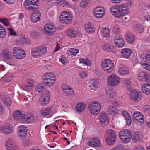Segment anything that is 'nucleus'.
I'll return each mask as SVG.
<instances>
[{
	"label": "nucleus",
	"mask_w": 150,
	"mask_h": 150,
	"mask_svg": "<svg viewBox=\"0 0 150 150\" xmlns=\"http://www.w3.org/2000/svg\"><path fill=\"white\" fill-rule=\"evenodd\" d=\"M110 11L111 13L115 17L117 18H121L129 12V9L126 5L124 3L112 7Z\"/></svg>",
	"instance_id": "1"
},
{
	"label": "nucleus",
	"mask_w": 150,
	"mask_h": 150,
	"mask_svg": "<svg viewBox=\"0 0 150 150\" xmlns=\"http://www.w3.org/2000/svg\"><path fill=\"white\" fill-rule=\"evenodd\" d=\"M105 142L109 145H112L115 143L116 135L112 130L109 129L106 132L105 135Z\"/></svg>",
	"instance_id": "2"
},
{
	"label": "nucleus",
	"mask_w": 150,
	"mask_h": 150,
	"mask_svg": "<svg viewBox=\"0 0 150 150\" xmlns=\"http://www.w3.org/2000/svg\"><path fill=\"white\" fill-rule=\"evenodd\" d=\"M39 3L38 0H26L24 2V6L28 10L35 11L37 9L36 7Z\"/></svg>",
	"instance_id": "3"
},
{
	"label": "nucleus",
	"mask_w": 150,
	"mask_h": 150,
	"mask_svg": "<svg viewBox=\"0 0 150 150\" xmlns=\"http://www.w3.org/2000/svg\"><path fill=\"white\" fill-rule=\"evenodd\" d=\"M119 137L122 142L126 143L129 142L131 138V133L130 131L126 129L121 131L119 133Z\"/></svg>",
	"instance_id": "4"
},
{
	"label": "nucleus",
	"mask_w": 150,
	"mask_h": 150,
	"mask_svg": "<svg viewBox=\"0 0 150 150\" xmlns=\"http://www.w3.org/2000/svg\"><path fill=\"white\" fill-rule=\"evenodd\" d=\"M88 108L91 114L93 115H96L100 111L101 106L97 102L92 101L89 104Z\"/></svg>",
	"instance_id": "5"
},
{
	"label": "nucleus",
	"mask_w": 150,
	"mask_h": 150,
	"mask_svg": "<svg viewBox=\"0 0 150 150\" xmlns=\"http://www.w3.org/2000/svg\"><path fill=\"white\" fill-rule=\"evenodd\" d=\"M54 76L51 73L46 74L43 77V81L47 86H52L55 82Z\"/></svg>",
	"instance_id": "6"
},
{
	"label": "nucleus",
	"mask_w": 150,
	"mask_h": 150,
	"mask_svg": "<svg viewBox=\"0 0 150 150\" xmlns=\"http://www.w3.org/2000/svg\"><path fill=\"white\" fill-rule=\"evenodd\" d=\"M13 56L17 59H21L25 57V51L20 47H15L12 50Z\"/></svg>",
	"instance_id": "7"
},
{
	"label": "nucleus",
	"mask_w": 150,
	"mask_h": 150,
	"mask_svg": "<svg viewBox=\"0 0 150 150\" xmlns=\"http://www.w3.org/2000/svg\"><path fill=\"white\" fill-rule=\"evenodd\" d=\"M47 52V49L44 47H40L35 48L31 50L32 55L35 57H37L45 54Z\"/></svg>",
	"instance_id": "8"
},
{
	"label": "nucleus",
	"mask_w": 150,
	"mask_h": 150,
	"mask_svg": "<svg viewBox=\"0 0 150 150\" xmlns=\"http://www.w3.org/2000/svg\"><path fill=\"white\" fill-rule=\"evenodd\" d=\"M102 67L105 71L108 73H110L113 70L114 65L111 61L107 59L103 62Z\"/></svg>",
	"instance_id": "9"
},
{
	"label": "nucleus",
	"mask_w": 150,
	"mask_h": 150,
	"mask_svg": "<svg viewBox=\"0 0 150 150\" xmlns=\"http://www.w3.org/2000/svg\"><path fill=\"white\" fill-rule=\"evenodd\" d=\"M72 19V15L66 11L62 12L59 17V20L61 23L66 24L70 23Z\"/></svg>",
	"instance_id": "10"
},
{
	"label": "nucleus",
	"mask_w": 150,
	"mask_h": 150,
	"mask_svg": "<svg viewBox=\"0 0 150 150\" xmlns=\"http://www.w3.org/2000/svg\"><path fill=\"white\" fill-rule=\"evenodd\" d=\"M108 83L112 86L117 85L120 82V78L118 76L114 74L111 75L108 78Z\"/></svg>",
	"instance_id": "11"
},
{
	"label": "nucleus",
	"mask_w": 150,
	"mask_h": 150,
	"mask_svg": "<svg viewBox=\"0 0 150 150\" xmlns=\"http://www.w3.org/2000/svg\"><path fill=\"white\" fill-rule=\"evenodd\" d=\"M44 29L45 33L50 35H54L56 30L55 27L50 23L45 25L44 27Z\"/></svg>",
	"instance_id": "12"
},
{
	"label": "nucleus",
	"mask_w": 150,
	"mask_h": 150,
	"mask_svg": "<svg viewBox=\"0 0 150 150\" xmlns=\"http://www.w3.org/2000/svg\"><path fill=\"white\" fill-rule=\"evenodd\" d=\"M50 97L49 92L46 90L41 95L40 99L41 104V105L45 106L49 103Z\"/></svg>",
	"instance_id": "13"
},
{
	"label": "nucleus",
	"mask_w": 150,
	"mask_h": 150,
	"mask_svg": "<svg viewBox=\"0 0 150 150\" xmlns=\"http://www.w3.org/2000/svg\"><path fill=\"white\" fill-rule=\"evenodd\" d=\"M33 119V115L23 113L20 120L23 123H28L32 121Z\"/></svg>",
	"instance_id": "14"
},
{
	"label": "nucleus",
	"mask_w": 150,
	"mask_h": 150,
	"mask_svg": "<svg viewBox=\"0 0 150 150\" xmlns=\"http://www.w3.org/2000/svg\"><path fill=\"white\" fill-rule=\"evenodd\" d=\"M142 95L140 92L139 93L136 91H132L129 93V98L134 101H139L141 99Z\"/></svg>",
	"instance_id": "15"
},
{
	"label": "nucleus",
	"mask_w": 150,
	"mask_h": 150,
	"mask_svg": "<svg viewBox=\"0 0 150 150\" xmlns=\"http://www.w3.org/2000/svg\"><path fill=\"white\" fill-rule=\"evenodd\" d=\"M105 9L103 7H98L96 8L94 10V14L98 18L103 17L105 14Z\"/></svg>",
	"instance_id": "16"
},
{
	"label": "nucleus",
	"mask_w": 150,
	"mask_h": 150,
	"mask_svg": "<svg viewBox=\"0 0 150 150\" xmlns=\"http://www.w3.org/2000/svg\"><path fill=\"white\" fill-rule=\"evenodd\" d=\"M24 126H20L18 128V136L22 139H24L26 136L27 129Z\"/></svg>",
	"instance_id": "17"
},
{
	"label": "nucleus",
	"mask_w": 150,
	"mask_h": 150,
	"mask_svg": "<svg viewBox=\"0 0 150 150\" xmlns=\"http://www.w3.org/2000/svg\"><path fill=\"white\" fill-rule=\"evenodd\" d=\"M99 119L101 124L107 125L108 124L109 120L105 113L102 112L99 114Z\"/></svg>",
	"instance_id": "18"
},
{
	"label": "nucleus",
	"mask_w": 150,
	"mask_h": 150,
	"mask_svg": "<svg viewBox=\"0 0 150 150\" xmlns=\"http://www.w3.org/2000/svg\"><path fill=\"white\" fill-rule=\"evenodd\" d=\"M132 51L128 48H125L122 49L120 52L121 55L124 58H128L131 55Z\"/></svg>",
	"instance_id": "19"
},
{
	"label": "nucleus",
	"mask_w": 150,
	"mask_h": 150,
	"mask_svg": "<svg viewBox=\"0 0 150 150\" xmlns=\"http://www.w3.org/2000/svg\"><path fill=\"white\" fill-rule=\"evenodd\" d=\"M2 56L4 59L10 60L12 59V56L11 52L8 49H5L2 52Z\"/></svg>",
	"instance_id": "20"
},
{
	"label": "nucleus",
	"mask_w": 150,
	"mask_h": 150,
	"mask_svg": "<svg viewBox=\"0 0 150 150\" xmlns=\"http://www.w3.org/2000/svg\"><path fill=\"white\" fill-rule=\"evenodd\" d=\"M40 16L41 14L39 11L34 12L31 16V21L34 23L40 21Z\"/></svg>",
	"instance_id": "21"
},
{
	"label": "nucleus",
	"mask_w": 150,
	"mask_h": 150,
	"mask_svg": "<svg viewBox=\"0 0 150 150\" xmlns=\"http://www.w3.org/2000/svg\"><path fill=\"white\" fill-rule=\"evenodd\" d=\"M88 145L96 147H99L101 144L100 141L97 138L90 140L87 143Z\"/></svg>",
	"instance_id": "22"
},
{
	"label": "nucleus",
	"mask_w": 150,
	"mask_h": 150,
	"mask_svg": "<svg viewBox=\"0 0 150 150\" xmlns=\"http://www.w3.org/2000/svg\"><path fill=\"white\" fill-rule=\"evenodd\" d=\"M3 133L5 134H8L12 132L13 131V128L11 125H8L3 126L1 130Z\"/></svg>",
	"instance_id": "23"
},
{
	"label": "nucleus",
	"mask_w": 150,
	"mask_h": 150,
	"mask_svg": "<svg viewBox=\"0 0 150 150\" xmlns=\"http://www.w3.org/2000/svg\"><path fill=\"white\" fill-rule=\"evenodd\" d=\"M134 35L130 32H127L126 34L125 39L129 43L132 44L135 41Z\"/></svg>",
	"instance_id": "24"
},
{
	"label": "nucleus",
	"mask_w": 150,
	"mask_h": 150,
	"mask_svg": "<svg viewBox=\"0 0 150 150\" xmlns=\"http://www.w3.org/2000/svg\"><path fill=\"white\" fill-rule=\"evenodd\" d=\"M129 72V69L126 66L121 65L120 66L118 70V73L121 75L127 74Z\"/></svg>",
	"instance_id": "25"
},
{
	"label": "nucleus",
	"mask_w": 150,
	"mask_h": 150,
	"mask_svg": "<svg viewBox=\"0 0 150 150\" xmlns=\"http://www.w3.org/2000/svg\"><path fill=\"white\" fill-rule=\"evenodd\" d=\"M33 80L32 79H29L27 84L22 86L21 88L25 90H29L31 89L33 86Z\"/></svg>",
	"instance_id": "26"
},
{
	"label": "nucleus",
	"mask_w": 150,
	"mask_h": 150,
	"mask_svg": "<svg viewBox=\"0 0 150 150\" xmlns=\"http://www.w3.org/2000/svg\"><path fill=\"white\" fill-rule=\"evenodd\" d=\"M107 113L109 115H116L118 112V110L115 107L109 106L106 110Z\"/></svg>",
	"instance_id": "27"
},
{
	"label": "nucleus",
	"mask_w": 150,
	"mask_h": 150,
	"mask_svg": "<svg viewBox=\"0 0 150 150\" xmlns=\"http://www.w3.org/2000/svg\"><path fill=\"white\" fill-rule=\"evenodd\" d=\"M63 92L67 95L72 96L74 95V92L72 89L67 86H64L62 87Z\"/></svg>",
	"instance_id": "28"
},
{
	"label": "nucleus",
	"mask_w": 150,
	"mask_h": 150,
	"mask_svg": "<svg viewBox=\"0 0 150 150\" xmlns=\"http://www.w3.org/2000/svg\"><path fill=\"white\" fill-rule=\"evenodd\" d=\"M141 89L146 94H150V84L146 83L142 85L141 86Z\"/></svg>",
	"instance_id": "29"
},
{
	"label": "nucleus",
	"mask_w": 150,
	"mask_h": 150,
	"mask_svg": "<svg viewBox=\"0 0 150 150\" xmlns=\"http://www.w3.org/2000/svg\"><path fill=\"white\" fill-rule=\"evenodd\" d=\"M85 30L87 32L91 33L95 31V28L94 27L93 24L90 22L85 25Z\"/></svg>",
	"instance_id": "30"
},
{
	"label": "nucleus",
	"mask_w": 150,
	"mask_h": 150,
	"mask_svg": "<svg viewBox=\"0 0 150 150\" xmlns=\"http://www.w3.org/2000/svg\"><path fill=\"white\" fill-rule=\"evenodd\" d=\"M90 86L91 89L95 91L99 87V83L96 79H92L89 82Z\"/></svg>",
	"instance_id": "31"
},
{
	"label": "nucleus",
	"mask_w": 150,
	"mask_h": 150,
	"mask_svg": "<svg viewBox=\"0 0 150 150\" xmlns=\"http://www.w3.org/2000/svg\"><path fill=\"white\" fill-rule=\"evenodd\" d=\"M122 116L126 120V124L128 126H129L131 122V119L129 114L125 111H122Z\"/></svg>",
	"instance_id": "32"
},
{
	"label": "nucleus",
	"mask_w": 150,
	"mask_h": 150,
	"mask_svg": "<svg viewBox=\"0 0 150 150\" xmlns=\"http://www.w3.org/2000/svg\"><path fill=\"white\" fill-rule=\"evenodd\" d=\"M142 135L139 132H135L133 136L132 141L134 142H137L141 141Z\"/></svg>",
	"instance_id": "33"
},
{
	"label": "nucleus",
	"mask_w": 150,
	"mask_h": 150,
	"mask_svg": "<svg viewBox=\"0 0 150 150\" xmlns=\"http://www.w3.org/2000/svg\"><path fill=\"white\" fill-rule=\"evenodd\" d=\"M13 142L9 140L6 143V146L8 150H17V149L14 146Z\"/></svg>",
	"instance_id": "34"
},
{
	"label": "nucleus",
	"mask_w": 150,
	"mask_h": 150,
	"mask_svg": "<svg viewBox=\"0 0 150 150\" xmlns=\"http://www.w3.org/2000/svg\"><path fill=\"white\" fill-rule=\"evenodd\" d=\"M86 106L83 103H79L76 105V108L79 113L83 112L85 110Z\"/></svg>",
	"instance_id": "35"
},
{
	"label": "nucleus",
	"mask_w": 150,
	"mask_h": 150,
	"mask_svg": "<svg viewBox=\"0 0 150 150\" xmlns=\"http://www.w3.org/2000/svg\"><path fill=\"white\" fill-rule=\"evenodd\" d=\"M148 78V74L146 73L140 72L138 75V79L140 81H146Z\"/></svg>",
	"instance_id": "36"
},
{
	"label": "nucleus",
	"mask_w": 150,
	"mask_h": 150,
	"mask_svg": "<svg viewBox=\"0 0 150 150\" xmlns=\"http://www.w3.org/2000/svg\"><path fill=\"white\" fill-rule=\"evenodd\" d=\"M23 114L21 111L16 110L13 112V117L15 120H20Z\"/></svg>",
	"instance_id": "37"
},
{
	"label": "nucleus",
	"mask_w": 150,
	"mask_h": 150,
	"mask_svg": "<svg viewBox=\"0 0 150 150\" xmlns=\"http://www.w3.org/2000/svg\"><path fill=\"white\" fill-rule=\"evenodd\" d=\"M103 49L108 52H114L115 51V48L113 46H110L108 44L104 45L102 46Z\"/></svg>",
	"instance_id": "38"
},
{
	"label": "nucleus",
	"mask_w": 150,
	"mask_h": 150,
	"mask_svg": "<svg viewBox=\"0 0 150 150\" xmlns=\"http://www.w3.org/2000/svg\"><path fill=\"white\" fill-rule=\"evenodd\" d=\"M79 61L80 63L83 64V65L88 66H90L92 64L91 61L88 58H81L79 59Z\"/></svg>",
	"instance_id": "39"
},
{
	"label": "nucleus",
	"mask_w": 150,
	"mask_h": 150,
	"mask_svg": "<svg viewBox=\"0 0 150 150\" xmlns=\"http://www.w3.org/2000/svg\"><path fill=\"white\" fill-rule=\"evenodd\" d=\"M77 33L74 30L69 29L67 31V35L69 37L73 38L77 36Z\"/></svg>",
	"instance_id": "40"
},
{
	"label": "nucleus",
	"mask_w": 150,
	"mask_h": 150,
	"mask_svg": "<svg viewBox=\"0 0 150 150\" xmlns=\"http://www.w3.org/2000/svg\"><path fill=\"white\" fill-rule=\"evenodd\" d=\"M1 98L4 103L7 106H10L12 103L10 98H8L6 96H1Z\"/></svg>",
	"instance_id": "41"
},
{
	"label": "nucleus",
	"mask_w": 150,
	"mask_h": 150,
	"mask_svg": "<svg viewBox=\"0 0 150 150\" xmlns=\"http://www.w3.org/2000/svg\"><path fill=\"white\" fill-rule=\"evenodd\" d=\"M79 52V51L77 49H74L72 48L67 50V53L69 56H76Z\"/></svg>",
	"instance_id": "42"
},
{
	"label": "nucleus",
	"mask_w": 150,
	"mask_h": 150,
	"mask_svg": "<svg viewBox=\"0 0 150 150\" xmlns=\"http://www.w3.org/2000/svg\"><path fill=\"white\" fill-rule=\"evenodd\" d=\"M101 33L103 36L105 37L108 38L110 35V30L108 28L105 27L102 29Z\"/></svg>",
	"instance_id": "43"
},
{
	"label": "nucleus",
	"mask_w": 150,
	"mask_h": 150,
	"mask_svg": "<svg viewBox=\"0 0 150 150\" xmlns=\"http://www.w3.org/2000/svg\"><path fill=\"white\" fill-rule=\"evenodd\" d=\"M51 112V109L50 108H46L45 109L41 110L40 113L43 116H45L49 115Z\"/></svg>",
	"instance_id": "44"
},
{
	"label": "nucleus",
	"mask_w": 150,
	"mask_h": 150,
	"mask_svg": "<svg viewBox=\"0 0 150 150\" xmlns=\"http://www.w3.org/2000/svg\"><path fill=\"white\" fill-rule=\"evenodd\" d=\"M115 46L118 48H122L125 45V42L123 39H121L120 40L114 42Z\"/></svg>",
	"instance_id": "45"
},
{
	"label": "nucleus",
	"mask_w": 150,
	"mask_h": 150,
	"mask_svg": "<svg viewBox=\"0 0 150 150\" xmlns=\"http://www.w3.org/2000/svg\"><path fill=\"white\" fill-rule=\"evenodd\" d=\"M134 29L135 31L137 33H140L144 30V28L140 24L135 25L134 26Z\"/></svg>",
	"instance_id": "46"
},
{
	"label": "nucleus",
	"mask_w": 150,
	"mask_h": 150,
	"mask_svg": "<svg viewBox=\"0 0 150 150\" xmlns=\"http://www.w3.org/2000/svg\"><path fill=\"white\" fill-rule=\"evenodd\" d=\"M6 31L3 26L0 24V38L5 37L6 36Z\"/></svg>",
	"instance_id": "47"
},
{
	"label": "nucleus",
	"mask_w": 150,
	"mask_h": 150,
	"mask_svg": "<svg viewBox=\"0 0 150 150\" xmlns=\"http://www.w3.org/2000/svg\"><path fill=\"white\" fill-rule=\"evenodd\" d=\"M106 93L108 97L109 98H113L115 95L114 91L111 89H109L106 91Z\"/></svg>",
	"instance_id": "48"
},
{
	"label": "nucleus",
	"mask_w": 150,
	"mask_h": 150,
	"mask_svg": "<svg viewBox=\"0 0 150 150\" xmlns=\"http://www.w3.org/2000/svg\"><path fill=\"white\" fill-rule=\"evenodd\" d=\"M44 88L43 86L41 84H38L36 87L35 90L39 93L42 92L44 90Z\"/></svg>",
	"instance_id": "49"
},
{
	"label": "nucleus",
	"mask_w": 150,
	"mask_h": 150,
	"mask_svg": "<svg viewBox=\"0 0 150 150\" xmlns=\"http://www.w3.org/2000/svg\"><path fill=\"white\" fill-rule=\"evenodd\" d=\"M0 22L6 26H8L9 25V20L6 18H0Z\"/></svg>",
	"instance_id": "50"
},
{
	"label": "nucleus",
	"mask_w": 150,
	"mask_h": 150,
	"mask_svg": "<svg viewBox=\"0 0 150 150\" xmlns=\"http://www.w3.org/2000/svg\"><path fill=\"white\" fill-rule=\"evenodd\" d=\"M134 120H136V122H140L141 125H142V123L144 122L143 115L142 114H141V115H140L138 116L137 118H136L134 119Z\"/></svg>",
	"instance_id": "51"
},
{
	"label": "nucleus",
	"mask_w": 150,
	"mask_h": 150,
	"mask_svg": "<svg viewBox=\"0 0 150 150\" xmlns=\"http://www.w3.org/2000/svg\"><path fill=\"white\" fill-rule=\"evenodd\" d=\"M30 35L32 38L35 39L37 38L39 36V35L36 31H31Z\"/></svg>",
	"instance_id": "52"
},
{
	"label": "nucleus",
	"mask_w": 150,
	"mask_h": 150,
	"mask_svg": "<svg viewBox=\"0 0 150 150\" xmlns=\"http://www.w3.org/2000/svg\"><path fill=\"white\" fill-rule=\"evenodd\" d=\"M59 60L64 65H65L68 62L67 59L64 56L62 55L61 56V58H59Z\"/></svg>",
	"instance_id": "53"
},
{
	"label": "nucleus",
	"mask_w": 150,
	"mask_h": 150,
	"mask_svg": "<svg viewBox=\"0 0 150 150\" xmlns=\"http://www.w3.org/2000/svg\"><path fill=\"white\" fill-rule=\"evenodd\" d=\"M63 6H66L67 8L71 7V4L67 1H63L62 2Z\"/></svg>",
	"instance_id": "54"
},
{
	"label": "nucleus",
	"mask_w": 150,
	"mask_h": 150,
	"mask_svg": "<svg viewBox=\"0 0 150 150\" xmlns=\"http://www.w3.org/2000/svg\"><path fill=\"white\" fill-rule=\"evenodd\" d=\"M112 31L115 34H117L120 33V30L119 28L116 27H114L112 28Z\"/></svg>",
	"instance_id": "55"
},
{
	"label": "nucleus",
	"mask_w": 150,
	"mask_h": 150,
	"mask_svg": "<svg viewBox=\"0 0 150 150\" xmlns=\"http://www.w3.org/2000/svg\"><path fill=\"white\" fill-rule=\"evenodd\" d=\"M8 33L11 35H16V34L15 32L11 28L8 29Z\"/></svg>",
	"instance_id": "56"
},
{
	"label": "nucleus",
	"mask_w": 150,
	"mask_h": 150,
	"mask_svg": "<svg viewBox=\"0 0 150 150\" xmlns=\"http://www.w3.org/2000/svg\"><path fill=\"white\" fill-rule=\"evenodd\" d=\"M89 0H83L80 3V5L82 7H84L88 3Z\"/></svg>",
	"instance_id": "57"
},
{
	"label": "nucleus",
	"mask_w": 150,
	"mask_h": 150,
	"mask_svg": "<svg viewBox=\"0 0 150 150\" xmlns=\"http://www.w3.org/2000/svg\"><path fill=\"white\" fill-rule=\"evenodd\" d=\"M142 67L146 70L150 71V65L146 63L143 64L142 65Z\"/></svg>",
	"instance_id": "58"
},
{
	"label": "nucleus",
	"mask_w": 150,
	"mask_h": 150,
	"mask_svg": "<svg viewBox=\"0 0 150 150\" xmlns=\"http://www.w3.org/2000/svg\"><path fill=\"white\" fill-rule=\"evenodd\" d=\"M31 143L30 141L28 139H26L23 142V144L24 146H27Z\"/></svg>",
	"instance_id": "59"
},
{
	"label": "nucleus",
	"mask_w": 150,
	"mask_h": 150,
	"mask_svg": "<svg viewBox=\"0 0 150 150\" xmlns=\"http://www.w3.org/2000/svg\"><path fill=\"white\" fill-rule=\"evenodd\" d=\"M87 74L86 72H81L79 74V76L81 78H83L86 76Z\"/></svg>",
	"instance_id": "60"
},
{
	"label": "nucleus",
	"mask_w": 150,
	"mask_h": 150,
	"mask_svg": "<svg viewBox=\"0 0 150 150\" xmlns=\"http://www.w3.org/2000/svg\"><path fill=\"white\" fill-rule=\"evenodd\" d=\"M141 113L137 112L134 113L133 114V120L136 118H137L141 115Z\"/></svg>",
	"instance_id": "61"
},
{
	"label": "nucleus",
	"mask_w": 150,
	"mask_h": 150,
	"mask_svg": "<svg viewBox=\"0 0 150 150\" xmlns=\"http://www.w3.org/2000/svg\"><path fill=\"white\" fill-rule=\"evenodd\" d=\"M112 104L115 106H119L120 105V103L117 101H113L112 102Z\"/></svg>",
	"instance_id": "62"
},
{
	"label": "nucleus",
	"mask_w": 150,
	"mask_h": 150,
	"mask_svg": "<svg viewBox=\"0 0 150 150\" xmlns=\"http://www.w3.org/2000/svg\"><path fill=\"white\" fill-rule=\"evenodd\" d=\"M5 108L4 107H3L2 105H1V103L0 102V114L2 115L4 113V110Z\"/></svg>",
	"instance_id": "63"
},
{
	"label": "nucleus",
	"mask_w": 150,
	"mask_h": 150,
	"mask_svg": "<svg viewBox=\"0 0 150 150\" xmlns=\"http://www.w3.org/2000/svg\"><path fill=\"white\" fill-rule=\"evenodd\" d=\"M134 150H144V148L141 146H138L134 149Z\"/></svg>",
	"instance_id": "64"
}]
</instances>
